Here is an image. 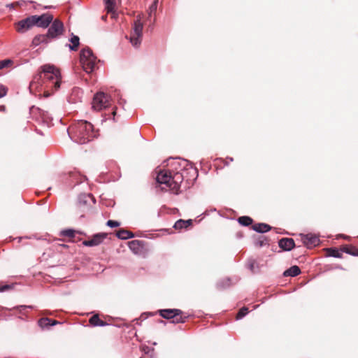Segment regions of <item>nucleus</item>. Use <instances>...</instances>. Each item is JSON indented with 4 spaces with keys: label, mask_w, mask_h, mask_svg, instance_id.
I'll return each mask as SVG.
<instances>
[{
    "label": "nucleus",
    "mask_w": 358,
    "mask_h": 358,
    "mask_svg": "<svg viewBox=\"0 0 358 358\" xmlns=\"http://www.w3.org/2000/svg\"><path fill=\"white\" fill-rule=\"evenodd\" d=\"M169 161H171L170 163L175 168L176 172L172 174L169 171H160L156 180L158 183L165 185L166 187L169 188L173 193L178 194L184 178L183 173L181 171L186 169L188 162L186 160H181L180 158L171 159Z\"/></svg>",
    "instance_id": "f257e3e1"
},
{
    "label": "nucleus",
    "mask_w": 358,
    "mask_h": 358,
    "mask_svg": "<svg viewBox=\"0 0 358 358\" xmlns=\"http://www.w3.org/2000/svg\"><path fill=\"white\" fill-rule=\"evenodd\" d=\"M69 136L77 143L85 144L97 136L93 125L86 120H78L68 129Z\"/></svg>",
    "instance_id": "f03ea898"
},
{
    "label": "nucleus",
    "mask_w": 358,
    "mask_h": 358,
    "mask_svg": "<svg viewBox=\"0 0 358 358\" xmlns=\"http://www.w3.org/2000/svg\"><path fill=\"white\" fill-rule=\"evenodd\" d=\"M40 78L43 77L48 82V86L54 88L56 91L60 87L61 75L58 69L53 65L45 64L41 66V72L39 73Z\"/></svg>",
    "instance_id": "7ed1b4c3"
},
{
    "label": "nucleus",
    "mask_w": 358,
    "mask_h": 358,
    "mask_svg": "<svg viewBox=\"0 0 358 358\" xmlns=\"http://www.w3.org/2000/svg\"><path fill=\"white\" fill-rule=\"evenodd\" d=\"M96 57L89 48H83L80 52V62L87 73H92L95 66Z\"/></svg>",
    "instance_id": "20e7f679"
},
{
    "label": "nucleus",
    "mask_w": 358,
    "mask_h": 358,
    "mask_svg": "<svg viewBox=\"0 0 358 358\" xmlns=\"http://www.w3.org/2000/svg\"><path fill=\"white\" fill-rule=\"evenodd\" d=\"M143 25L140 18H137L133 24L132 31L130 35V43L131 45L138 48L141 43Z\"/></svg>",
    "instance_id": "39448f33"
},
{
    "label": "nucleus",
    "mask_w": 358,
    "mask_h": 358,
    "mask_svg": "<svg viewBox=\"0 0 358 358\" xmlns=\"http://www.w3.org/2000/svg\"><path fill=\"white\" fill-rule=\"evenodd\" d=\"M110 101V97L108 94L101 92H97L93 98L92 108L96 110H101L108 108Z\"/></svg>",
    "instance_id": "423d86ee"
},
{
    "label": "nucleus",
    "mask_w": 358,
    "mask_h": 358,
    "mask_svg": "<svg viewBox=\"0 0 358 358\" xmlns=\"http://www.w3.org/2000/svg\"><path fill=\"white\" fill-rule=\"evenodd\" d=\"M182 310L180 309H163L159 310V315L165 319H173L172 322L174 324L184 323L185 317H182L180 315Z\"/></svg>",
    "instance_id": "0eeeda50"
},
{
    "label": "nucleus",
    "mask_w": 358,
    "mask_h": 358,
    "mask_svg": "<svg viewBox=\"0 0 358 358\" xmlns=\"http://www.w3.org/2000/svg\"><path fill=\"white\" fill-rule=\"evenodd\" d=\"M51 23L46 35L52 41L63 34L64 24L62 22L58 19L53 20Z\"/></svg>",
    "instance_id": "6e6552de"
},
{
    "label": "nucleus",
    "mask_w": 358,
    "mask_h": 358,
    "mask_svg": "<svg viewBox=\"0 0 358 358\" xmlns=\"http://www.w3.org/2000/svg\"><path fill=\"white\" fill-rule=\"evenodd\" d=\"M16 31L19 33H24L35 26L34 15L26 17L15 23Z\"/></svg>",
    "instance_id": "1a4fd4ad"
},
{
    "label": "nucleus",
    "mask_w": 358,
    "mask_h": 358,
    "mask_svg": "<svg viewBox=\"0 0 358 358\" xmlns=\"http://www.w3.org/2000/svg\"><path fill=\"white\" fill-rule=\"evenodd\" d=\"M34 18L35 25L41 28L48 27L53 20V16L50 13H45L41 15H34Z\"/></svg>",
    "instance_id": "9d476101"
},
{
    "label": "nucleus",
    "mask_w": 358,
    "mask_h": 358,
    "mask_svg": "<svg viewBox=\"0 0 358 358\" xmlns=\"http://www.w3.org/2000/svg\"><path fill=\"white\" fill-rule=\"evenodd\" d=\"M108 234L106 233H98L94 234L91 239L86 240L83 242L85 246L94 247L100 245L105 238H106Z\"/></svg>",
    "instance_id": "9b49d317"
},
{
    "label": "nucleus",
    "mask_w": 358,
    "mask_h": 358,
    "mask_svg": "<svg viewBox=\"0 0 358 358\" xmlns=\"http://www.w3.org/2000/svg\"><path fill=\"white\" fill-rule=\"evenodd\" d=\"M303 243L308 248L316 246L320 243V238L317 236L313 234L303 235L301 237Z\"/></svg>",
    "instance_id": "f8f14e48"
},
{
    "label": "nucleus",
    "mask_w": 358,
    "mask_h": 358,
    "mask_svg": "<svg viewBox=\"0 0 358 358\" xmlns=\"http://www.w3.org/2000/svg\"><path fill=\"white\" fill-rule=\"evenodd\" d=\"M51 40L46 34H38L34 36L31 42L33 48L37 47L41 44L48 45Z\"/></svg>",
    "instance_id": "ddd939ff"
},
{
    "label": "nucleus",
    "mask_w": 358,
    "mask_h": 358,
    "mask_svg": "<svg viewBox=\"0 0 358 358\" xmlns=\"http://www.w3.org/2000/svg\"><path fill=\"white\" fill-rule=\"evenodd\" d=\"M280 248L285 251H290L295 246L294 241L290 238H282L278 242Z\"/></svg>",
    "instance_id": "4468645a"
},
{
    "label": "nucleus",
    "mask_w": 358,
    "mask_h": 358,
    "mask_svg": "<svg viewBox=\"0 0 358 358\" xmlns=\"http://www.w3.org/2000/svg\"><path fill=\"white\" fill-rule=\"evenodd\" d=\"M58 323V321L51 320L48 317H42L38 321V324L41 329H45L49 327L54 326Z\"/></svg>",
    "instance_id": "2eb2a0df"
},
{
    "label": "nucleus",
    "mask_w": 358,
    "mask_h": 358,
    "mask_svg": "<svg viewBox=\"0 0 358 358\" xmlns=\"http://www.w3.org/2000/svg\"><path fill=\"white\" fill-rule=\"evenodd\" d=\"M142 241L139 240H133L128 243L129 248L135 254H138L142 248Z\"/></svg>",
    "instance_id": "dca6fc26"
},
{
    "label": "nucleus",
    "mask_w": 358,
    "mask_h": 358,
    "mask_svg": "<svg viewBox=\"0 0 358 358\" xmlns=\"http://www.w3.org/2000/svg\"><path fill=\"white\" fill-rule=\"evenodd\" d=\"M252 229L258 233H265L271 229V227L265 223L255 224L252 227Z\"/></svg>",
    "instance_id": "f3484780"
},
{
    "label": "nucleus",
    "mask_w": 358,
    "mask_h": 358,
    "mask_svg": "<svg viewBox=\"0 0 358 358\" xmlns=\"http://www.w3.org/2000/svg\"><path fill=\"white\" fill-rule=\"evenodd\" d=\"M116 236L118 238L122 240H127L134 237V234L131 231L123 229H120L117 232Z\"/></svg>",
    "instance_id": "a211bd4d"
},
{
    "label": "nucleus",
    "mask_w": 358,
    "mask_h": 358,
    "mask_svg": "<svg viewBox=\"0 0 358 358\" xmlns=\"http://www.w3.org/2000/svg\"><path fill=\"white\" fill-rule=\"evenodd\" d=\"M301 273V270L297 266H292L289 268L287 269L284 271L283 275L285 276H291L295 277L299 275Z\"/></svg>",
    "instance_id": "6ab92c4d"
},
{
    "label": "nucleus",
    "mask_w": 358,
    "mask_h": 358,
    "mask_svg": "<svg viewBox=\"0 0 358 358\" xmlns=\"http://www.w3.org/2000/svg\"><path fill=\"white\" fill-rule=\"evenodd\" d=\"M192 224V220H179L176 221L173 225V227L176 229H187L188 227H189Z\"/></svg>",
    "instance_id": "aec40b11"
},
{
    "label": "nucleus",
    "mask_w": 358,
    "mask_h": 358,
    "mask_svg": "<svg viewBox=\"0 0 358 358\" xmlns=\"http://www.w3.org/2000/svg\"><path fill=\"white\" fill-rule=\"evenodd\" d=\"M90 323L93 327H104L107 325V323L100 320L98 315H93L90 319Z\"/></svg>",
    "instance_id": "412c9836"
},
{
    "label": "nucleus",
    "mask_w": 358,
    "mask_h": 358,
    "mask_svg": "<svg viewBox=\"0 0 358 358\" xmlns=\"http://www.w3.org/2000/svg\"><path fill=\"white\" fill-rule=\"evenodd\" d=\"M69 41L71 43V44L68 45L69 49L71 50H73V51L76 50L80 44L79 37L78 36L73 34Z\"/></svg>",
    "instance_id": "4be33fe9"
},
{
    "label": "nucleus",
    "mask_w": 358,
    "mask_h": 358,
    "mask_svg": "<svg viewBox=\"0 0 358 358\" xmlns=\"http://www.w3.org/2000/svg\"><path fill=\"white\" fill-rule=\"evenodd\" d=\"M341 251L350 255L358 257V248L354 246L344 245Z\"/></svg>",
    "instance_id": "5701e85b"
},
{
    "label": "nucleus",
    "mask_w": 358,
    "mask_h": 358,
    "mask_svg": "<svg viewBox=\"0 0 358 358\" xmlns=\"http://www.w3.org/2000/svg\"><path fill=\"white\" fill-rule=\"evenodd\" d=\"M89 201H92V203L95 202V199L91 194H81L78 197V201L80 203L87 204Z\"/></svg>",
    "instance_id": "b1692460"
},
{
    "label": "nucleus",
    "mask_w": 358,
    "mask_h": 358,
    "mask_svg": "<svg viewBox=\"0 0 358 358\" xmlns=\"http://www.w3.org/2000/svg\"><path fill=\"white\" fill-rule=\"evenodd\" d=\"M106 9L108 13H113L115 7V0H104Z\"/></svg>",
    "instance_id": "393cba45"
},
{
    "label": "nucleus",
    "mask_w": 358,
    "mask_h": 358,
    "mask_svg": "<svg viewBox=\"0 0 358 358\" xmlns=\"http://www.w3.org/2000/svg\"><path fill=\"white\" fill-rule=\"evenodd\" d=\"M238 222L240 224L248 227L252 223V219L248 216H241L238 217Z\"/></svg>",
    "instance_id": "a878e982"
},
{
    "label": "nucleus",
    "mask_w": 358,
    "mask_h": 358,
    "mask_svg": "<svg viewBox=\"0 0 358 358\" xmlns=\"http://www.w3.org/2000/svg\"><path fill=\"white\" fill-rule=\"evenodd\" d=\"M231 285L230 278H224L217 283V287L220 289H225Z\"/></svg>",
    "instance_id": "bb28decb"
},
{
    "label": "nucleus",
    "mask_w": 358,
    "mask_h": 358,
    "mask_svg": "<svg viewBox=\"0 0 358 358\" xmlns=\"http://www.w3.org/2000/svg\"><path fill=\"white\" fill-rule=\"evenodd\" d=\"M328 254L329 256L336 257V258H341L342 255L341 252L336 248H329Z\"/></svg>",
    "instance_id": "cd10ccee"
},
{
    "label": "nucleus",
    "mask_w": 358,
    "mask_h": 358,
    "mask_svg": "<svg viewBox=\"0 0 358 358\" xmlns=\"http://www.w3.org/2000/svg\"><path fill=\"white\" fill-rule=\"evenodd\" d=\"M158 6V0H155L152 3L149 7V9L148 10V13L149 17H151L152 14H155L157 11Z\"/></svg>",
    "instance_id": "c85d7f7f"
},
{
    "label": "nucleus",
    "mask_w": 358,
    "mask_h": 358,
    "mask_svg": "<svg viewBox=\"0 0 358 358\" xmlns=\"http://www.w3.org/2000/svg\"><path fill=\"white\" fill-rule=\"evenodd\" d=\"M267 244V239L266 237L262 236L255 241V246L262 247Z\"/></svg>",
    "instance_id": "c756f323"
},
{
    "label": "nucleus",
    "mask_w": 358,
    "mask_h": 358,
    "mask_svg": "<svg viewBox=\"0 0 358 358\" xmlns=\"http://www.w3.org/2000/svg\"><path fill=\"white\" fill-rule=\"evenodd\" d=\"M248 313V308H246V307H243L242 308H241L238 311V313H237V315H236V319L237 320H241L242 319L244 316H245Z\"/></svg>",
    "instance_id": "7c9ffc66"
},
{
    "label": "nucleus",
    "mask_w": 358,
    "mask_h": 358,
    "mask_svg": "<svg viewBox=\"0 0 358 358\" xmlns=\"http://www.w3.org/2000/svg\"><path fill=\"white\" fill-rule=\"evenodd\" d=\"M13 60L10 59L0 60V70L9 66L10 65L13 64Z\"/></svg>",
    "instance_id": "2f4dec72"
},
{
    "label": "nucleus",
    "mask_w": 358,
    "mask_h": 358,
    "mask_svg": "<svg viewBox=\"0 0 358 358\" xmlns=\"http://www.w3.org/2000/svg\"><path fill=\"white\" fill-rule=\"evenodd\" d=\"M61 234L64 236L73 238L75 236V231L73 229H65L62 231Z\"/></svg>",
    "instance_id": "473e14b6"
},
{
    "label": "nucleus",
    "mask_w": 358,
    "mask_h": 358,
    "mask_svg": "<svg viewBox=\"0 0 358 358\" xmlns=\"http://www.w3.org/2000/svg\"><path fill=\"white\" fill-rule=\"evenodd\" d=\"M106 225L109 227L114 228L120 225V223L115 220H109L106 222Z\"/></svg>",
    "instance_id": "72a5a7b5"
},
{
    "label": "nucleus",
    "mask_w": 358,
    "mask_h": 358,
    "mask_svg": "<svg viewBox=\"0 0 358 358\" xmlns=\"http://www.w3.org/2000/svg\"><path fill=\"white\" fill-rule=\"evenodd\" d=\"M7 90V88L4 85H0V99L6 95Z\"/></svg>",
    "instance_id": "f704fd0d"
},
{
    "label": "nucleus",
    "mask_w": 358,
    "mask_h": 358,
    "mask_svg": "<svg viewBox=\"0 0 358 358\" xmlns=\"http://www.w3.org/2000/svg\"><path fill=\"white\" fill-rule=\"evenodd\" d=\"M25 3H26V2L24 1H19L15 2V3H11L10 7H13L15 4L22 6H24Z\"/></svg>",
    "instance_id": "c9c22d12"
},
{
    "label": "nucleus",
    "mask_w": 358,
    "mask_h": 358,
    "mask_svg": "<svg viewBox=\"0 0 358 358\" xmlns=\"http://www.w3.org/2000/svg\"><path fill=\"white\" fill-rule=\"evenodd\" d=\"M10 288V285H4V286H2V287H0V292H3V291H6V290H8Z\"/></svg>",
    "instance_id": "e433bc0d"
},
{
    "label": "nucleus",
    "mask_w": 358,
    "mask_h": 358,
    "mask_svg": "<svg viewBox=\"0 0 358 358\" xmlns=\"http://www.w3.org/2000/svg\"><path fill=\"white\" fill-rule=\"evenodd\" d=\"M43 118L50 119L49 114L48 112H43L41 114Z\"/></svg>",
    "instance_id": "4c0bfd02"
},
{
    "label": "nucleus",
    "mask_w": 358,
    "mask_h": 358,
    "mask_svg": "<svg viewBox=\"0 0 358 358\" xmlns=\"http://www.w3.org/2000/svg\"><path fill=\"white\" fill-rule=\"evenodd\" d=\"M248 267L250 270H253L254 268V262H251L248 264Z\"/></svg>",
    "instance_id": "58836bf2"
},
{
    "label": "nucleus",
    "mask_w": 358,
    "mask_h": 358,
    "mask_svg": "<svg viewBox=\"0 0 358 358\" xmlns=\"http://www.w3.org/2000/svg\"><path fill=\"white\" fill-rule=\"evenodd\" d=\"M227 159H229L230 162H233L234 160L232 157H227Z\"/></svg>",
    "instance_id": "ea45409f"
},
{
    "label": "nucleus",
    "mask_w": 358,
    "mask_h": 358,
    "mask_svg": "<svg viewBox=\"0 0 358 358\" xmlns=\"http://www.w3.org/2000/svg\"><path fill=\"white\" fill-rule=\"evenodd\" d=\"M341 236H342L343 238H345V239H348V236H345V235H341Z\"/></svg>",
    "instance_id": "a19ab883"
},
{
    "label": "nucleus",
    "mask_w": 358,
    "mask_h": 358,
    "mask_svg": "<svg viewBox=\"0 0 358 358\" xmlns=\"http://www.w3.org/2000/svg\"><path fill=\"white\" fill-rule=\"evenodd\" d=\"M79 91V89H75L73 92Z\"/></svg>",
    "instance_id": "79ce46f5"
},
{
    "label": "nucleus",
    "mask_w": 358,
    "mask_h": 358,
    "mask_svg": "<svg viewBox=\"0 0 358 358\" xmlns=\"http://www.w3.org/2000/svg\"><path fill=\"white\" fill-rule=\"evenodd\" d=\"M140 358H142V357H140Z\"/></svg>",
    "instance_id": "37998d69"
}]
</instances>
